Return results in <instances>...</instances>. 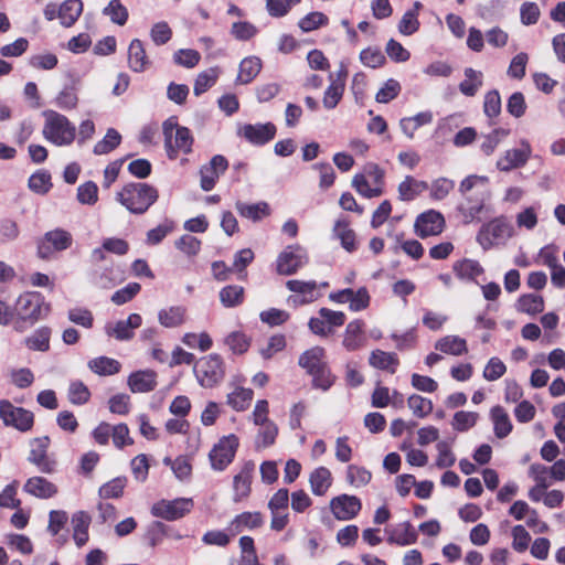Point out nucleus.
Instances as JSON below:
<instances>
[{
	"label": "nucleus",
	"mask_w": 565,
	"mask_h": 565,
	"mask_svg": "<svg viewBox=\"0 0 565 565\" xmlns=\"http://www.w3.org/2000/svg\"><path fill=\"white\" fill-rule=\"evenodd\" d=\"M237 135L252 145L263 146L274 139L276 127L271 122L244 124L238 126Z\"/></svg>",
	"instance_id": "nucleus-15"
},
{
	"label": "nucleus",
	"mask_w": 565,
	"mask_h": 565,
	"mask_svg": "<svg viewBox=\"0 0 565 565\" xmlns=\"http://www.w3.org/2000/svg\"><path fill=\"white\" fill-rule=\"evenodd\" d=\"M435 349L445 354L459 356L468 351L467 341L459 335H445L436 341Z\"/></svg>",
	"instance_id": "nucleus-31"
},
{
	"label": "nucleus",
	"mask_w": 565,
	"mask_h": 565,
	"mask_svg": "<svg viewBox=\"0 0 565 565\" xmlns=\"http://www.w3.org/2000/svg\"><path fill=\"white\" fill-rule=\"evenodd\" d=\"M182 342L191 349L198 348L203 352L210 350L213 344L211 337L206 332H188L183 335Z\"/></svg>",
	"instance_id": "nucleus-57"
},
{
	"label": "nucleus",
	"mask_w": 565,
	"mask_h": 565,
	"mask_svg": "<svg viewBox=\"0 0 565 565\" xmlns=\"http://www.w3.org/2000/svg\"><path fill=\"white\" fill-rule=\"evenodd\" d=\"M238 445V438L233 434L222 437L209 454L212 469L223 471L234 460Z\"/></svg>",
	"instance_id": "nucleus-10"
},
{
	"label": "nucleus",
	"mask_w": 565,
	"mask_h": 565,
	"mask_svg": "<svg viewBox=\"0 0 565 565\" xmlns=\"http://www.w3.org/2000/svg\"><path fill=\"white\" fill-rule=\"evenodd\" d=\"M428 190V183L425 181H419L414 179L411 175H407L399 184H398V198L402 201H412L422 192Z\"/></svg>",
	"instance_id": "nucleus-35"
},
{
	"label": "nucleus",
	"mask_w": 565,
	"mask_h": 565,
	"mask_svg": "<svg viewBox=\"0 0 565 565\" xmlns=\"http://www.w3.org/2000/svg\"><path fill=\"white\" fill-rule=\"evenodd\" d=\"M308 263V255L301 246H288L277 257L276 269L280 275H292Z\"/></svg>",
	"instance_id": "nucleus-13"
},
{
	"label": "nucleus",
	"mask_w": 565,
	"mask_h": 565,
	"mask_svg": "<svg viewBox=\"0 0 565 565\" xmlns=\"http://www.w3.org/2000/svg\"><path fill=\"white\" fill-rule=\"evenodd\" d=\"M186 320V308L183 306H170L158 311V321L163 328L173 329L181 327Z\"/></svg>",
	"instance_id": "nucleus-27"
},
{
	"label": "nucleus",
	"mask_w": 565,
	"mask_h": 565,
	"mask_svg": "<svg viewBox=\"0 0 565 565\" xmlns=\"http://www.w3.org/2000/svg\"><path fill=\"white\" fill-rule=\"evenodd\" d=\"M401 84L394 79H387L376 93L375 99L377 103L386 104L398 96L401 93Z\"/></svg>",
	"instance_id": "nucleus-61"
},
{
	"label": "nucleus",
	"mask_w": 565,
	"mask_h": 565,
	"mask_svg": "<svg viewBox=\"0 0 565 565\" xmlns=\"http://www.w3.org/2000/svg\"><path fill=\"white\" fill-rule=\"evenodd\" d=\"M225 344L235 354H243L249 348V339L241 331H233L225 338Z\"/></svg>",
	"instance_id": "nucleus-59"
},
{
	"label": "nucleus",
	"mask_w": 565,
	"mask_h": 565,
	"mask_svg": "<svg viewBox=\"0 0 565 565\" xmlns=\"http://www.w3.org/2000/svg\"><path fill=\"white\" fill-rule=\"evenodd\" d=\"M103 13L118 25H124L128 20V10L120 0H110Z\"/></svg>",
	"instance_id": "nucleus-53"
},
{
	"label": "nucleus",
	"mask_w": 565,
	"mask_h": 565,
	"mask_svg": "<svg viewBox=\"0 0 565 565\" xmlns=\"http://www.w3.org/2000/svg\"><path fill=\"white\" fill-rule=\"evenodd\" d=\"M201 60V54L192 49H180L173 54V62L186 68L195 67Z\"/></svg>",
	"instance_id": "nucleus-60"
},
{
	"label": "nucleus",
	"mask_w": 565,
	"mask_h": 565,
	"mask_svg": "<svg viewBox=\"0 0 565 565\" xmlns=\"http://www.w3.org/2000/svg\"><path fill=\"white\" fill-rule=\"evenodd\" d=\"M333 232L348 252L355 249V234L349 227V223L345 220H338L334 224Z\"/></svg>",
	"instance_id": "nucleus-48"
},
{
	"label": "nucleus",
	"mask_w": 565,
	"mask_h": 565,
	"mask_svg": "<svg viewBox=\"0 0 565 565\" xmlns=\"http://www.w3.org/2000/svg\"><path fill=\"white\" fill-rule=\"evenodd\" d=\"M452 269L461 280H473L483 273L482 266L475 259L465 258L454 264Z\"/></svg>",
	"instance_id": "nucleus-37"
},
{
	"label": "nucleus",
	"mask_w": 565,
	"mask_h": 565,
	"mask_svg": "<svg viewBox=\"0 0 565 565\" xmlns=\"http://www.w3.org/2000/svg\"><path fill=\"white\" fill-rule=\"evenodd\" d=\"M343 347L348 351H356L366 344V337L364 333V322L355 319L347 324L343 340Z\"/></svg>",
	"instance_id": "nucleus-23"
},
{
	"label": "nucleus",
	"mask_w": 565,
	"mask_h": 565,
	"mask_svg": "<svg viewBox=\"0 0 565 565\" xmlns=\"http://www.w3.org/2000/svg\"><path fill=\"white\" fill-rule=\"evenodd\" d=\"M531 154V147L529 142L523 141L522 148L510 149L503 157L497 161V168L501 171H510L514 168L524 166Z\"/></svg>",
	"instance_id": "nucleus-22"
},
{
	"label": "nucleus",
	"mask_w": 565,
	"mask_h": 565,
	"mask_svg": "<svg viewBox=\"0 0 565 565\" xmlns=\"http://www.w3.org/2000/svg\"><path fill=\"white\" fill-rule=\"evenodd\" d=\"M121 140L119 132L113 128L108 129L103 140L94 146L95 154H106L114 150Z\"/></svg>",
	"instance_id": "nucleus-56"
},
{
	"label": "nucleus",
	"mask_w": 565,
	"mask_h": 565,
	"mask_svg": "<svg viewBox=\"0 0 565 565\" xmlns=\"http://www.w3.org/2000/svg\"><path fill=\"white\" fill-rule=\"evenodd\" d=\"M24 491L40 499H49L56 494L57 488L43 477H32L26 480Z\"/></svg>",
	"instance_id": "nucleus-30"
},
{
	"label": "nucleus",
	"mask_w": 565,
	"mask_h": 565,
	"mask_svg": "<svg viewBox=\"0 0 565 565\" xmlns=\"http://www.w3.org/2000/svg\"><path fill=\"white\" fill-rule=\"evenodd\" d=\"M235 207L242 217L258 222L269 215V205L266 202L248 204L236 202Z\"/></svg>",
	"instance_id": "nucleus-38"
},
{
	"label": "nucleus",
	"mask_w": 565,
	"mask_h": 565,
	"mask_svg": "<svg viewBox=\"0 0 565 565\" xmlns=\"http://www.w3.org/2000/svg\"><path fill=\"white\" fill-rule=\"evenodd\" d=\"M512 225L503 218H494L484 224L477 234V242L483 250L504 244L513 236Z\"/></svg>",
	"instance_id": "nucleus-5"
},
{
	"label": "nucleus",
	"mask_w": 565,
	"mask_h": 565,
	"mask_svg": "<svg viewBox=\"0 0 565 565\" xmlns=\"http://www.w3.org/2000/svg\"><path fill=\"white\" fill-rule=\"evenodd\" d=\"M298 364L312 376L315 386L326 391L332 385L333 379L326 361V351L322 347H313L305 351L299 356Z\"/></svg>",
	"instance_id": "nucleus-4"
},
{
	"label": "nucleus",
	"mask_w": 565,
	"mask_h": 565,
	"mask_svg": "<svg viewBox=\"0 0 565 565\" xmlns=\"http://www.w3.org/2000/svg\"><path fill=\"white\" fill-rule=\"evenodd\" d=\"M158 190L148 183L126 184L116 194V200L132 214H143L158 200Z\"/></svg>",
	"instance_id": "nucleus-2"
},
{
	"label": "nucleus",
	"mask_w": 565,
	"mask_h": 565,
	"mask_svg": "<svg viewBox=\"0 0 565 565\" xmlns=\"http://www.w3.org/2000/svg\"><path fill=\"white\" fill-rule=\"evenodd\" d=\"M83 12L81 0H65L58 7V19L63 26H72Z\"/></svg>",
	"instance_id": "nucleus-33"
},
{
	"label": "nucleus",
	"mask_w": 565,
	"mask_h": 565,
	"mask_svg": "<svg viewBox=\"0 0 565 565\" xmlns=\"http://www.w3.org/2000/svg\"><path fill=\"white\" fill-rule=\"evenodd\" d=\"M88 367L98 375H113L119 372L120 363L111 358L98 356L88 362Z\"/></svg>",
	"instance_id": "nucleus-45"
},
{
	"label": "nucleus",
	"mask_w": 565,
	"mask_h": 565,
	"mask_svg": "<svg viewBox=\"0 0 565 565\" xmlns=\"http://www.w3.org/2000/svg\"><path fill=\"white\" fill-rule=\"evenodd\" d=\"M29 188L38 194H45L52 188L51 175L45 171H38L29 179Z\"/></svg>",
	"instance_id": "nucleus-62"
},
{
	"label": "nucleus",
	"mask_w": 565,
	"mask_h": 565,
	"mask_svg": "<svg viewBox=\"0 0 565 565\" xmlns=\"http://www.w3.org/2000/svg\"><path fill=\"white\" fill-rule=\"evenodd\" d=\"M330 85L327 87L323 95V106L327 109H333L341 100L344 92L345 81L334 79L333 74L329 75Z\"/></svg>",
	"instance_id": "nucleus-39"
},
{
	"label": "nucleus",
	"mask_w": 565,
	"mask_h": 565,
	"mask_svg": "<svg viewBox=\"0 0 565 565\" xmlns=\"http://www.w3.org/2000/svg\"><path fill=\"white\" fill-rule=\"evenodd\" d=\"M68 401L74 405H84L89 401L90 392L81 381H72L67 392Z\"/></svg>",
	"instance_id": "nucleus-52"
},
{
	"label": "nucleus",
	"mask_w": 565,
	"mask_h": 565,
	"mask_svg": "<svg viewBox=\"0 0 565 565\" xmlns=\"http://www.w3.org/2000/svg\"><path fill=\"white\" fill-rule=\"evenodd\" d=\"M72 235L64 230L56 228L47 232L38 245L39 257L45 259L53 252H62L72 245Z\"/></svg>",
	"instance_id": "nucleus-14"
},
{
	"label": "nucleus",
	"mask_w": 565,
	"mask_h": 565,
	"mask_svg": "<svg viewBox=\"0 0 565 565\" xmlns=\"http://www.w3.org/2000/svg\"><path fill=\"white\" fill-rule=\"evenodd\" d=\"M128 385L134 393H146L157 386V374L145 370L132 373L128 379Z\"/></svg>",
	"instance_id": "nucleus-29"
},
{
	"label": "nucleus",
	"mask_w": 565,
	"mask_h": 565,
	"mask_svg": "<svg viewBox=\"0 0 565 565\" xmlns=\"http://www.w3.org/2000/svg\"><path fill=\"white\" fill-rule=\"evenodd\" d=\"M255 463L246 461L233 478V500L239 502L249 497Z\"/></svg>",
	"instance_id": "nucleus-20"
},
{
	"label": "nucleus",
	"mask_w": 565,
	"mask_h": 565,
	"mask_svg": "<svg viewBox=\"0 0 565 565\" xmlns=\"http://www.w3.org/2000/svg\"><path fill=\"white\" fill-rule=\"evenodd\" d=\"M228 162L225 157L221 154L214 156L210 162L203 166L200 170L201 188L204 191H211L218 178L226 171Z\"/></svg>",
	"instance_id": "nucleus-19"
},
{
	"label": "nucleus",
	"mask_w": 565,
	"mask_h": 565,
	"mask_svg": "<svg viewBox=\"0 0 565 565\" xmlns=\"http://www.w3.org/2000/svg\"><path fill=\"white\" fill-rule=\"evenodd\" d=\"M193 501L189 498H178L174 500H160L151 508V513L167 521H175L191 512Z\"/></svg>",
	"instance_id": "nucleus-11"
},
{
	"label": "nucleus",
	"mask_w": 565,
	"mask_h": 565,
	"mask_svg": "<svg viewBox=\"0 0 565 565\" xmlns=\"http://www.w3.org/2000/svg\"><path fill=\"white\" fill-rule=\"evenodd\" d=\"M371 479V471L362 466L349 465L345 469V480L351 487L355 489L367 486Z\"/></svg>",
	"instance_id": "nucleus-42"
},
{
	"label": "nucleus",
	"mask_w": 565,
	"mask_h": 565,
	"mask_svg": "<svg viewBox=\"0 0 565 565\" xmlns=\"http://www.w3.org/2000/svg\"><path fill=\"white\" fill-rule=\"evenodd\" d=\"M194 374L203 387H213L224 376L223 362L216 354H210L200 359L194 365Z\"/></svg>",
	"instance_id": "nucleus-8"
},
{
	"label": "nucleus",
	"mask_w": 565,
	"mask_h": 565,
	"mask_svg": "<svg viewBox=\"0 0 565 565\" xmlns=\"http://www.w3.org/2000/svg\"><path fill=\"white\" fill-rule=\"evenodd\" d=\"M478 418L479 414L476 412L459 411L455 413L451 426L457 431H466L477 424Z\"/></svg>",
	"instance_id": "nucleus-55"
},
{
	"label": "nucleus",
	"mask_w": 565,
	"mask_h": 565,
	"mask_svg": "<svg viewBox=\"0 0 565 565\" xmlns=\"http://www.w3.org/2000/svg\"><path fill=\"white\" fill-rule=\"evenodd\" d=\"M333 484V476L329 468L319 466L309 473V486L312 494L323 497Z\"/></svg>",
	"instance_id": "nucleus-24"
},
{
	"label": "nucleus",
	"mask_w": 565,
	"mask_h": 565,
	"mask_svg": "<svg viewBox=\"0 0 565 565\" xmlns=\"http://www.w3.org/2000/svg\"><path fill=\"white\" fill-rule=\"evenodd\" d=\"M433 121V114L430 111H422L412 117H404L399 120V128L402 132L408 138L413 139L415 131L422 126L428 125Z\"/></svg>",
	"instance_id": "nucleus-34"
},
{
	"label": "nucleus",
	"mask_w": 565,
	"mask_h": 565,
	"mask_svg": "<svg viewBox=\"0 0 565 565\" xmlns=\"http://www.w3.org/2000/svg\"><path fill=\"white\" fill-rule=\"evenodd\" d=\"M407 405L413 415L418 418H424L433 412V402L417 394L408 397Z\"/></svg>",
	"instance_id": "nucleus-49"
},
{
	"label": "nucleus",
	"mask_w": 565,
	"mask_h": 565,
	"mask_svg": "<svg viewBox=\"0 0 565 565\" xmlns=\"http://www.w3.org/2000/svg\"><path fill=\"white\" fill-rule=\"evenodd\" d=\"M44 125L42 135L45 140L57 147H66L73 143L76 137V127L68 118L57 111H44Z\"/></svg>",
	"instance_id": "nucleus-3"
},
{
	"label": "nucleus",
	"mask_w": 565,
	"mask_h": 565,
	"mask_svg": "<svg viewBox=\"0 0 565 565\" xmlns=\"http://www.w3.org/2000/svg\"><path fill=\"white\" fill-rule=\"evenodd\" d=\"M328 23V17L322 12H310L300 19L298 25L303 32H311Z\"/></svg>",
	"instance_id": "nucleus-64"
},
{
	"label": "nucleus",
	"mask_w": 565,
	"mask_h": 565,
	"mask_svg": "<svg viewBox=\"0 0 565 565\" xmlns=\"http://www.w3.org/2000/svg\"><path fill=\"white\" fill-rule=\"evenodd\" d=\"M50 439L47 437L34 438L31 441V451L29 460L36 465L39 470L51 473L55 469V462L46 456Z\"/></svg>",
	"instance_id": "nucleus-21"
},
{
	"label": "nucleus",
	"mask_w": 565,
	"mask_h": 565,
	"mask_svg": "<svg viewBox=\"0 0 565 565\" xmlns=\"http://www.w3.org/2000/svg\"><path fill=\"white\" fill-rule=\"evenodd\" d=\"M262 66V60L257 56L243 58L238 66L236 82L242 85L249 84L259 74Z\"/></svg>",
	"instance_id": "nucleus-32"
},
{
	"label": "nucleus",
	"mask_w": 565,
	"mask_h": 565,
	"mask_svg": "<svg viewBox=\"0 0 565 565\" xmlns=\"http://www.w3.org/2000/svg\"><path fill=\"white\" fill-rule=\"evenodd\" d=\"M0 418L6 426H12L20 431H28L33 426V414L22 407H17L9 401H0Z\"/></svg>",
	"instance_id": "nucleus-12"
},
{
	"label": "nucleus",
	"mask_w": 565,
	"mask_h": 565,
	"mask_svg": "<svg viewBox=\"0 0 565 565\" xmlns=\"http://www.w3.org/2000/svg\"><path fill=\"white\" fill-rule=\"evenodd\" d=\"M218 77V72L216 68H210L207 71L201 72L194 82L193 93L195 96H200L206 90H209L215 83Z\"/></svg>",
	"instance_id": "nucleus-50"
},
{
	"label": "nucleus",
	"mask_w": 565,
	"mask_h": 565,
	"mask_svg": "<svg viewBox=\"0 0 565 565\" xmlns=\"http://www.w3.org/2000/svg\"><path fill=\"white\" fill-rule=\"evenodd\" d=\"M516 307L519 311L534 316L544 310V299L536 294H525L519 298Z\"/></svg>",
	"instance_id": "nucleus-44"
},
{
	"label": "nucleus",
	"mask_w": 565,
	"mask_h": 565,
	"mask_svg": "<svg viewBox=\"0 0 565 565\" xmlns=\"http://www.w3.org/2000/svg\"><path fill=\"white\" fill-rule=\"evenodd\" d=\"M14 310L22 320L35 322L47 316L50 305L39 292H25L18 298Z\"/></svg>",
	"instance_id": "nucleus-7"
},
{
	"label": "nucleus",
	"mask_w": 565,
	"mask_h": 565,
	"mask_svg": "<svg viewBox=\"0 0 565 565\" xmlns=\"http://www.w3.org/2000/svg\"><path fill=\"white\" fill-rule=\"evenodd\" d=\"M51 331L49 328H40L25 339V345L35 351H47L50 348Z\"/></svg>",
	"instance_id": "nucleus-51"
},
{
	"label": "nucleus",
	"mask_w": 565,
	"mask_h": 565,
	"mask_svg": "<svg viewBox=\"0 0 565 565\" xmlns=\"http://www.w3.org/2000/svg\"><path fill=\"white\" fill-rule=\"evenodd\" d=\"M163 463L171 468L175 478L179 479L180 481H185L190 479L192 473V466L188 458L179 456L172 460L171 458L166 457L163 459Z\"/></svg>",
	"instance_id": "nucleus-47"
},
{
	"label": "nucleus",
	"mask_w": 565,
	"mask_h": 565,
	"mask_svg": "<svg viewBox=\"0 0 565 565\" xmlns=\"http://www.w3.org/2000/svg\"><path fill=\"white\" fill-rule=\"evenodd\" d=\"M264 519L259 512H243L236 515L227 525L226 531L236 536L245 530L258 529L263 525Z\"/></svg>",
	"instance_id": "nucleus-25"
},
{
	"label": "nucleus",
	"mask_w": 565,
	"mask_h": 565,
	"mask_svg": "<svg viewBox=\"0 0 565 565\" xmlns=\"http://www.w3.org/2000/svg\"><path fill=\"white\" fill-rule=\"evenodd\" d=\"M362 509L361 500L355 495L340 494L330 501V510L333 516L340 521L354 519Z\"/></svg>",
	"instance_id": "nucleus-17"
},
{
	"label": "nucleus",
	"mask_w": 565,
	"mask_h": 565,
	"mask_svg": "<svg viewBox=\"0 0 565 565\" xmlns=\"http://www.w3.org/2000/svg\"><path fill=\"white\" fill-rule=\"evenodd\" d=\"M151 62L146 53L143 43L139 39H134L128 46V66L132 72L142 73Z\"/></svg>",
	"instance_id": "nucleus-26"
},
{
	"label": "nucleus",
	"mask_w": 565,
	"mask_h": 565,
	"mask_svg": "<svg viewBox=\"0 0 565 565\" xmlns=\"http://www.w3.org/2000/svg\"><path fill=\"white\" fill-rule=\"evenodd\" d=\"M369 362L373 367L386 370L390 371L391 373L395 372V369L398 364L396 354L385 352L382 350L372 351Z\"/></svg>",
	"instance_id": "nucleus-43"
},
{
	"label": "nucleus",
	"mask_w": 565,
	"mask_h": 565,
	"mask_svg": "<svg viewBox=\"0 0 565 565\" xmlns=\"http://www.w3.org/2000/svg\"><path fill=\"white\" fill-rule=\"evenodd\" d=\"M253 395L250 388L236 387L227 395V404L237 412L245 411L250 405Z\"/></svg>",
	"instance_id": "nucleus-46"
},
{
	"label": "nucleus",
	"mask_w": 565,
	"mask_h": 565,
	"mask_svg": "<svg viewBox=\"0 0 565 565\" xmlns=\"http://www.w3.org/2000/svg\"><path fill=\"white\" fill-rule=\"evenodd\" d=\"M327 282L319 285L316 280L290 279L286 282V287L292 292L288 297V305L299 307L311 303L321 297V287H327Z\"/></svg>",
	"instance_id": "nucleus-6"
},
{
	"label": "nucleus",
	"mask_w": 565,
	"mask_h": 565,
	"mask_svg": "<svg viewBox=\"0 0 565 565\" xmlns=\"http://www.w3.org/2000/svg\"><path fill=\"white\" fill-rule=\"evenodd\" d=\"M141 323V316L139 313H131L126 320L106 323L104 329L109 338H114L118 341H128L134 338L135 329H138Z\"/></svg>",
	"instance_id": "nucleus-18"
},
{
	"label": "nucleus",
	"mask_w": 565,
	"mask_h": 565,
	"mask_svg": "<svg viewBox=\"0 0 565 565\" xmlns=\"http://www.w3.org/2000/svg\"><path fill=\"white\" fill-rule=\"evenodd\" d=\"M244 289L241 286H226L220 291V300L224 307L231 308L242 303Z\"/></svg>",
	"instance_id": "nucleus-54"
},
{
	"label": "nucleus",
	"mask_w": 565,
	"mask_h": 565,
	"mask_svg": "<svg viewBox=\"0 0 565 565\" xmlns=\"http://www.w3.org/2000/svg\"><path fill=\"white\" fill-rule=\"evenodd\" d=\"M90 518L83 511L75 513L72 518L73 539L77 546H83L88 541V526Z\"/></svg>",
	"instance_id": "nucleus-40"
},
{
	"label": "nucleus",
	"mask_w": 565,
	"mask_h": 565,
	"mask_svg": "<svg viewBox=\"0 0 565 565\" xmlns=\"http://www.w3.org/2000/svg\"><path fill=\"white\" fill-rule=\"evenodd\" d=\"M388 543L407 546L416 543L417 533L409 522H403L388 531Z\"/></svg>",
	"instance_id": "nucleus-28"
},
{
	"label": "nucleus",
	"mask_w": 565,
	"mask_h": 565,
	"mask_svg": "<svg viewBox=\"0 0 565 565\" xmlns=\"http://www.w3.org/2000/svg\"><path fill=\"white\" fill-rule=\"evenodd\" d=\"M352 186L356 192L365 198H375L382 194V188L372 186L365 174H355L352 179Z\"/></svg>",
	"instance_id": "nucleus-58"
},
{
	"label": "nucleus",
	"mask_w": 565,
	"mask_h": 565,
	"mask_svg": "<svg viewBox=\"0 0 565 565\" xmlns=\"http://www.w3.org/2000/svg\"><path fill=\"white\" fill-rule=\"evenodd\" d=\"M445 227V218L441 213L429 210L419 214L415 221V233L420 238L439 235Z\"/></svg>",
	"instance_id": "nucleus-16"
},
{
	"label": "nucleus",
	"mask_w": 565,
	"mask_h": 565,
	"mask_svg": "<svg viewBox=\"0 0 565 565\" xmlns=\"http://www.w3.org/2000/svg\"><path fill=\"white\" fill-rule=\"evenodd\" d=\"M483 84V74L471 67L465 70V79L459 84V90L465 96H475Z\"/></svg>",
	"instance_id": "nucleus-41"
},
{
	"label": "nucleus",
	"mask_w": 565,
	"mask_h": 565,
	"mask_svg": "<svg viewBox=\"0 0 565 565\" xmlns=\"http://www.w3.org/2000/svg\"><path fill=\"white\" fill-rule=\"evenodd\" d=\"M490 417L493 423L494 435L498 438L507 437L512 430V423L508 413L501 406H494L490 411Z\"/></svg>",
	"instance_id": "nucleus-36"
},
{
	"label": "nucleus",
	"mask_w": 565,
	"mask_h": 565,
	"mask_svg": "<svg viewBox=\"0 0 565 565\" xmlns=\"http://www.w3.org/2000/svg\"><path fill=\"white\" fill-rule=\"evenodd\" d=\"M260 429L257 435L256 445L257 447H269L271 446L277 437L278 428L274 422L259 425Z\"/></svg>",
	"instance_id": "nucleus-63"
},
{
	"label": "nucleus",
	"mask_w": 565,
	"mask_h": 565,
	"mask_svg": "<svg viewBox=\"0 0 565 565\" xmlns=\"http://www.w3.org/2000/svg\"><path fill=\"white\" fill-rule=\"evenodd\" d=\"M488 182V177L477 174L468 175L461 181L459 192L463 196V202L458 209L465 223L472 222L482 211Z\"/></svg>",
	"instance_id": "nucleus-1"
},
{
	"label": "nucleus",
	"mask_w": 565,
	"mask_h": 565,
	"mask_svg": "<svg viewBox=\"0 0 565 565\" xmlns=\"http://www.w3.org/2000/svg\"><path fill=\"white\" fill-rule=\"evenodd\" d=\"M164 137L166 149L170 159H175L179 152H191L193 137L188 128L166 124Z\"/></svg>",
	"instance_id": "nucleus-9"
}]
</instances>
